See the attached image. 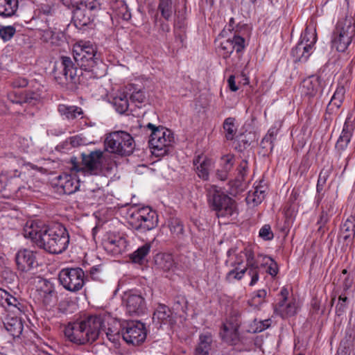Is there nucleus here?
Wrapping results in <instances>:
<instances>
[{
    "label": "nucleus",
    "mask_w": 355,
    "mask_h": 355,
    "mask_svg": "<svg viewBox=\"0 0 355 355\" xmlns=\"http://www.w3.org/2000/svg\"><path fill=\"white\" fill-rule=\"evenodd\" d=\"M24 236L39 248L50 254H61L69 243V234L61 223L43 224L31 222L24 229Z\"/></svg>",
    "instance_id": "f257e3e1"
},
{
    "label": "nucleus",
    "mask_w": 355,
    "mask_h": 355,
    "mask_svg": "<svg viewBox=\"0 0 355 355\" xmlns=\"http://www.w3.org/2000/svg\"><path fill=\"white\" fill-rule=\"evenodd\" d=\"M105 316L91 315L69 323L64 329L67 339L77 345H85L96 341L103 335Z\"/></svg>",
    "instance_id": "f03ea898"
},
{
    "label": "nucleus",
    "mask_w": 355,
    "mask_h": 355,
    "mask_svg": "<svg viewBox=\"0 0 355 355\" xmlns=\"http://www.w3.org/2000/svg\"><path fill=\"white\" fill-rule=\"evenodd\" d=\"M73 59L83 71L91 72V77L99 78L105 74V64L97 46L90 42L80 41L73 49Z\"/></svg>",
    "instance_id": "7ed1b4c3"
},
{
    "label": "nucleus",
    "mask_w": 355,
    "mask_h": 355,
    "mask_svg": "<svg viewBox=\"0 0 355 355\" xmlns=\"http://www.w3.org/2000/svg\"><path fill=\"white\" fill-rule=\"evenodd\" d=\"M64 6L73 9L74 26L81 30L89 26L101 9L98 0H60Z\"/></svg>",
    "instance_id": "20e7f679"
},
{
    "label": "nucleus",
    "mask_w": 355,
    "mask_h": 355,
    "mask_svg": "<svg viewBox=\"0 0 355 355\" xmlns=\"http://www.w3.org/2000/svg\"><path fill=\"white\" fill-rule=\"evenodd\" d=\"M81 157L82 166L76 162V157L71 158L72 170L97 175L112 168V159L101 150H92L89 153H82Z\"/></svg>",
    "instance_id": "39448f33"
},
{
    "label": "nucleus",
    "mask_w": 355,
    "mask_h": 355,
    "mask_svg": "<svg viewBox=\"0 0 355 355\" xmlns=\"http://www.w3.org/2000/svg\"><path fill=\"white\" fill-rule=\"evenodd\" d=\"M206 191L208 205L216 217L230 218L237 214L236 203L228 195L214 185H209Z\"/></svg>",
    "instance_id": "423d86ee"
},
{
    "label": "nucleus",
    "mask_w": 355,
    "mask_h": 355,
    "mask_svg": "<svg viewBox=\"0 0 355 355\" xmlns=\"http://www.w3.org/2000/svg\"><path fill=\"white\" fill-rule=\"evenodd\" d=\"M146 128L150 130L148 143L153 154L159 157L169 153L174 143L172 131L162 126L156 127L151 123Z\"/></svg>",
    "instance_id": "0eeeda50"
},
{
    "label": "nucleus",
    "mask_w": 355,
    "mask_h": 355,
    "mask_svg": "<svg viewBox=\"0 0 355 355\" xmlns=\"http://www.w3.org/2000/svg\"><path fill=\"white\" fill-rule=\"evenodd\" d=\"M73 58L62 56L60 58V70H55L54 78L62 87L69 89H74L80 83V75L82 71Z\"/></svg>",
    "instance_id": "6e6552de"
},
{
    "label": "nucleus",
    "mask_w": 355,
    "mask_h": 355,
    "mask_svg": "<svg viewBox=\"0 0 355 355\" xmlns=\"http://www.w3.org/2000/svg\"><path fill=\"white\" fill-rule=\"evenodd\" d=\"M105 150L121 156L130 155L135 148L132 137L124 131L110 133L105 140Z\"/></svg>",
    "instance_id": "1a4fd4ad"
},
{
    "label": "nucleus",
    "mask_w": 355,
    "mask_h": 355,
    "mask_svg": "<svg viewBox=\"0 0 355 355\" xmlns=\"http://www.w3.org/2000/svg\"><path fill=\"white\" fill-rule=\"evenodd\" d=\"M355 34L354 20L346 17L338 21L331 40L332 47L339 52H344L352 41Z\"/></svg>",
    "instance_id": "9d476101"
},
{
    "label": "nucleus",
    "mask_w": 355,
    "mask_h": 355,
    "mask_svg": "<svg viewBox=\"0 0 355 355\" xmlns=\"http://www.w3.org/2000/svg\"><path fill=\"white\" fill-rule=\"evenodd\" d=\"M130 224L135 230L145 232L157 226V216L149 207H142L131 215Z\"/></svg>",
    "instance_id": "9b49d317"
},
{
    "label": "nucleus",
    "mask_w": 355,
    "mask_h": 355,
    "mask_svg": "<svg viewBox=\"0 0 355 355\" xmlns=\"http://www.w3.org/2000/svg\"><path fill=\"white\" fill-rule=\"evenodd\" d=\"M85 273L80 268H68L62 269L58 279L63 287L71 292L80 291L84 284Z\"/></svg>",
    "instance_id": "f8f14e48"
},
{
    "label": "nucleus",
    "mask_w": 355,
    "mask_h": 355,
    "mask_svg": "<svg viewBox=\"0 0 355 355\" xmlns=\"http://www.w3.org/2000/svg\"><path fill=\"white\" fill-rule=\"evenodd\" d=\"M121 336L127 343L133 345H139L146 338L145 325L139 321L126 322L123 324Z\"/></svg>",
    "instance_id": "ddd939ff"
},
{
    "label": "nucleus",
    "mask_w": 355,
    "mask_h": 355,
    "mask_svg": "<svg viewBox=\"0 0 355 355\" xmlns=\"http://www.w3.org/2000/svg\"><path fill=\"white\" fill-rule=\"evenodd\" d=\"M123 300L130 315H140L144 312L146 302L140 292L132 290L127 291L124 293Z\"/></svg>",
    "instance_id": "4468645a"
},
{
    "label": "nucleus",
    "mask_w": 355,
    "mask_h": 355,
    "mask_svg": "<svg viewBox=\"0 0 355 355\" xmlns=\"http://www.w3.org/2000/svg\"><path fill=\"white\" fill-rule=\"evenodd\" d=\"M288 290L283 287L279 293V302L275 306V314L282 318H287L294 315L297 313V305L294 300L288 301Z\"/></svg>",
    "instance_id": "2eb2a0df"
},
{
    "label": "nucleus",
    "mask_w": 355,
    "mask_h": 355,
    "mask_svg": "<svg viewBox=\"0 0 355 355\" xmlns=\"http://www.w3.org/2000/svg\"><path fill=\"white\" fill-rule=\"evenodd\" d=\"M245 47V39L235 31L232 37L220 43L219 51L223 58H228L234 50L236 53H241Z\"/></svg>",
    "instance_id": "dca6fc26"
},
{
    "label": "nucleus",
    "mask_w": 355,
    "mask_h": 355,
    "mask_svg": "<svg viewBox=\"0 0 355 355\" xmlns=\"http://www.w3.org/2000/svg\"><path fill=\"white\" fill-rule=\"evenodd\" d=\"M244 257L246 260L247 274L251 277L250 286H254L259 279V266L258 261L255 259L253 250L250 248H245L243 250Z\"/></svg>",
    "instance_id": "f3484780"
},
{
    "label": "nucleus",
    "mask_w": 355,
    "mask_h": 355,
    "mask_svg": "<svg viewBox=\"0 0 355 355\" xmlns=\"http://www.w3.org/2000/svg\"><path fill=\"white\" fill-rule=\"evenodd\" d=\"M15 260L18 269L23 272L28 271L38 265L36 261V252L27 249L18 251Z\"/></svg>",
    "instance_id": "a211bd4d"
},
{
    "label": "nucleus",
    "mask_w": 355,
    "mask_h": 355,
    "mask_svg": "<svg viewBox=\"0 0 355 355\" xmlns=\"http://www.w3.org/2000/svg\"><path fill=\"white\" fill-rule=\"evenodd\" d=\"M79 181L68 174L58 176V182L55 183L56 191L59 194H72L79 189Z\"/></svg>",
    "instance_id": "6ab92c4d"
},
{
    "label": "nucleus",
    "mask_w": 355,
    "mask_h": 355,
    "mask_svg": "<svg viewBox=\"0 0 355 355\" xmlns=\"http://www.w3.org/2000/svg\"><path fill=\"white\" fill-rule=\"evenodd\" d=\"M38 300H40L45 306H52L56 302V292L53 285L49 281L44 280L43 285L40 289L37 290Z\"/></svg>",
    "instance_id": "aec40b11"
},
{
    "label": "nucleus",
    "mask_w": 355,
    "mask_h": 355,
    "mask_svg": "<svg viewBox=\"0 0 355 355\" xmlns=\"http://www.w3.org/2000/svg\"><path fill=\"white\" fill-rule=\"evenodd\" d=\"M153 321L159 324H172L175 322L171 310L165 304H159L154 311Z\"/></svg>",
    "instance_id": "412c9836"
},
{
    "label": "nucleus",
    "mask_w": 355,
    "mask_h": 355,
    "mask_svg": "<svg viewBox=\"0 0 355 355\" xmlns=\"http://www.w3.org/2000/svg\"><path fill=\"white\" fill-rule=\"evenodd\" d=\"M107 319L105 318L103 334H105L110 341L116 343L121 337L123 324L113 319Z\"/></svg>",
    "instance_id": "4be33fe9"
},
{
    "label": "nucleus",
    "mask_w": 355,
    "mask_h": 355,
    "mask_svg": "<svg viewBox=\"0 0 355 355\" xmlns=\"http://www.w3.org/2000/svg\"><path fill=\"white\" fill-rule=\"evenodd\" d=\"M354 131V124L347 117L344 123L341 134L336 144V150L341 153L345 150L350 142Z\"/></svg>",
    "instance_id": "5701e85b"
},
{
    "label": "nucleus",
    "mask_w": 355,
    "mask_h": 355,
    "mask_svg": "<svg viewBox=\"0 0 355 355\" xmlns=\"http://www.w3.org/2000/svg\"><path fill=\"white\" fill-rule=\"evenodd\" d=\"M320 76H311L305 78L301 85L302 93L307 96H315L322 87Z\"/></svg>",
    "instance_id": "b1692460"
},
{
    "label": "nucleus",
    "mask_w": 355,
    "mask_h": 355,
    "mask_svg": "<svg viewBox=\"0 0 355 355\" xmlns=\"http://www.w3.org/2000/svg\"><path fill=\"white\" fill-rule=\"evenodd\" d=\"M313 51L309 44H304L302 42L299 41L297 45L292 49L291 55L295 62H305Z\"/></svg>",
    "instance_id": "393cba45"
},
{
    "label": "nucleus",
    "mask_w": 355,
    "mask_h": 355,
    "mask_svg": "<svg viewBox=\"0 0 355 355\" xmlns=\"http://www.w3.org/2000/svg\"><path fill=\"white\" fill-rule=\"evenodd\" d=\"M155 265L163 272H173L177 268L172 254L167 253L157 254L155 257Z\"/></svg>",
    "instance_id": "a878e982"
},
{
    "label": "nucleus",
    "mask_w": 355,
    "mask_h": 355,
    "mask_svg": "<svg viewBox=\"0 0 355 355\" xmlns=\"http://www.w3.org/2000/svg\"><path fill=\"white\" fill-rule=\"evenodd\" d=\"M281 126L282 122L280 121H277L268 130L267 135L263 138L261 142V146L263 148H266V150H269L270 152L272 150L275 146L274 143Z\"/></svg>",
    "instance_id": "bb28decb"
},
{
    "label": "nucleus",
    "mask_w": 355,
    "mask_h": 355,
    "mask_svg": "<svg viewBox=\"0 0 355 355\" xmlns=\"http://www.w3.org/2000/svg\"><path fill=\"white\" fill-rule=\"evenodd\" d=\"M341 234L347 245L353 242L355 236V214L349 216L342 225Z\"/></svg>",
    "instance_id": "cd10ccee"
},
{
    "label": "nucleus",
    "mask_w": 355,
    "mask_h": 355,
    "mask_svg": "<svg viewBox=\"0 0 355 355\" xmlns=\"http://www.w3.org/2000/svg\"><path fill=\"white\" fill-rule=\"evenodd\" d=\"M58 110L62 116L69 121L76 119L78 116L82 118L83 114L82 108L76 105L61 104L58 105Z\"/></svg>",
    "instance_id": "c85d7f7f"
},
{
    "label": "nucleus",
    "mask_w": 355,
    "mask_h": 355,
    "mask_svg": "<svg viewBox=\"0 0 355 355\" xmlns=\"http://www.w3.org/2000/svg\"><path fill=\"white\" fill-rule=\"evenodd\" d=\"M345 89L343 86H338L330 102L327 106V112L329 114H332L336 111L342 105L345 98Z\"/></svg>",
    "instance_id": "c756f323"
},
{
    "label": "nucleus",
    "mask_w": 355,
    "mask_h": 355,
    "mask_svg": "<svg viewBox=\"0 0 355 355\" xmlns=\"http://www.w3.org/2000/svg\"><path fill=\"white\" fill-rule=\"evenodd\" d=\"M105 244L106 248H109L114 254L122 253L127 246L125 239L120 236L108 237Z\"/></svg>",
    "instance_id": "7c9ffc66"
},
{
    "label": "nucleus",
    "mask_w": 355,
    "mask_h": 355,
    "mask_svg": "<svg viewBox=\"0 0 355 355\" xmlns=\"http://www.w3.org/2000/svg\"><path fill=\"white\" fill-rule=\"evenodd\" d=\"M212 336L209 332L200 335L199 343L196 347L194 355H208L212 343Z\"/></svg>",
    "instance_id": "2f4dec72"
},
{
    "label": "nucleus",
    "mask_w": 355,
    "mask_h": 355,
    "mask_svg": "<svg viewBox=\"0 0 355 355\" xmlns=\"http://www.w3.org/2000/svg\"><path fill=\"white\" fill-rule=\"evenodd\" d=\"M4 326L7 331L14 338L19 337L24 329L21 320L17 317L8 318L4 322Z\"/></svg>",
    "instance_id": "473e14b6"
},
{
    "label": "nucleus",
    "mask_w": 355,
    "mask_h": 355,
    "mask_svg": "<svg viewBox=\"0 0 355 355\" xmlns=\"http://www.w3.org/2000/svg\"><path fill=\"white\" fill-rule=\"evenodd\" d=\"M239 329L223 324L220 331L221 338L230 345H236L239 341Z\"/></svg>",
    "instance_id": "72a5a7b5"
},
{
    "label": "nucleus",
    "mask_w": 355,
    "mask_h": 355,
    "mask_svg": "<svg viewBox=\"0 0 355 355\" xmlns=\"http://www.w3.org/2000/svg\"><path fill=\"white\" fill-rule=\"evenodd\" d=\"M18 0H0V17L7 18L15 15Z\"/></svg>",
    "instance_id": "f704fd0d"
},
{
    "label": "nucleus",
    "mask_w": 355,
    "mask_h": 355,
    "mask_svg": "<svg viewBox=\"0 0 355 355\" xmlns=\"http://www.w3.org/2000/svg\"><path fill=\"white\" fill-rule=\"evenodd\" d=\"M0 305L3 306H13L21 311L23 307L19 300L10 295L6 290L0 288Z\"/></svg>",
    "instance_id": "c9c22d12"
},
{
    "label": "nucleus",
    "mask_w": 355,
    "mask_h": 355,
    "mask_svg": "<svg viewBox=\"0 0 355 355\" xmlns=\"http://www.w3.org/2000/svg\"><path fill=\"white\" fill-rule=\"evenodd\" d=\"M150 243H145L130 254V259L135 263L142 265L150 252Z\"/></svg>",
    "instance_id": "e433bc0d"
},
{
    "label": "nucleus",
    "mask_w": 355,
    "mask_h": 355,
    "mask_svg": "<svg viewBox=\"0 0 355 355\" xmlns=\"http://www.w3.org/2000/svg\"><path fill=\"white\" fill-rule=\"evenodd\" d=\"M111 103L116 111L119 114L125 113L128 110L129 106L128 100L125 94H120L119 95L114 96L112 98Z\"/></svg>",
    "instance_id": "4c0bfd02"
},
{
    "label": "nucleus",
    "mask_w": 355,
    "mask_h": 355,
    "mask_svg": "<svg viewBox=\"0 0 355 355\" xmlns=\"http://www.w3.org/2000/svg\"><path fill=\"white\" fill-rule=\"evenodd\" d=\"M266 195V189L263 187H257L254 191H250L246 198L248 203L252 202L257 205L260 204L264 199Z\"/></svg>",
    "instance_id": "58836bf2"
},
{
    "label": "nucleus",
    "mask_w": 355,
    "mask_h": 355,
    "mask_svg": "<svg viewBox=\"0 0 355 355\" xmlns=\"http://www.w3.org/2000/svg\"><path fill=\"white\" fill-rule=\"evenodd\" d=\"M212 166V162L210 159L205 157L202 162L196 168L198 176L203 180H207L209 176V171Z\"/></svg>",
    "instance_id": "ea45409f"
},
{
    "label": "nucleus",
    "mask_w": 355,
    "mask_h": 355,
    "mask_svg": "<svg viewBox=\"0 0 355 355\" xmlns=\"http://www.w3.org/2000/svg\"><path fill=\"white\" fill-rule=\"evenodd\" d=\"M317 41V34L315 29L306 27L304 32L302 33L300 42H302L304 44H310L315 49L314 45Z\"/></svg>",
    "instance_id": "a19ab883"
},
{
    "label": "nucleus",
    "mask_w": 355,
    "mask_h": 355,
    "mask_svg": "<svg viewBox=\"0 0 355 355\" xmlns=\"http://www.w3.org/2000/svg\"><path fill=\"white\" fill-rule=\"evenodd\" d=\"M354 338L351 334L346 332L345 338L341 340L337 355H350L351 347L353 345Z\"/></svg>",
    "instance_id": "79ce46f5"
},
{
    "label": "nucleus",
    "mask_w": 355,
    "mask_h": 355,
    "mask_svg": "<svg viewBox=\"0 0 355 355\" xmlns=\"http://www.w3.org/2000/svg\"><path fill=\"white\" fill-rule=\"evenodd\" d=\"M158 10L162 16L168 21L173 15L172 0H160Z\"/></svg>",
    "instance_id": "37998d69"
},
{
    "label": "nucleus",
    "mask_w": 355,
    "mask_h": 355,
    "mask_svg": "<svg viewBox=\"0 0 355 355\" xmlns=\"http://www.w3.org/2000/svg\"><path fill=\"white\" fill-rule=\"evenodd\" d=\"M235 119L232 117L227 118L223 123V128L225 132V138L227 140H232L236 132V128L234 124Z\"/></svg>",
    "instance_id": "c03bdc74"
},
{
    "label": "nucleus",
    "mask_w": 355,
    "mask_h": 355,
    "mask_svg": "<svg viewBox=\"0 0 355 355\" xmlns=\"http://www.w3.org/2000/svg\"><path fill=\"white\" fill-rule=\"evenodd\" d=\"M259 257H262V262L261 266H267V272L272 277H275L278 273V265L277 263L268 256L259 255Z\"/></svg>",
    "instance_id": "a18cd8bd"
},
{
    "label": "nucleus",
    "mask_w": 355,
    "mask_h": 355,
    "mask_svg": "<svg viewBox=\"0 0 355 355\" xmlns=\"http://www.w3.org/2000/svg\"><path fill=\"white\" fill-rule=\"evenodd\" d=\"M16 32L15 26H0V38L4 42L11 40Z\"/></svg>",
    "instance_id": "49530a36"
},
{
    "label": "nucleus",
    "mask_w": 355,
    "mask_h": 355,
    "mask_svg": "<svg viewBox=\"0 0 355 355\" xmlns=\"http://www.w3.org/2000/svg\"><path fill=\"white\" fill-rule=\"evenodd\" d=\"M91 191V198L97 203H101L105 200V190L101 184L97 187H92Z\"/></svg>",
    "instance_id": "de8ad7c7"
},
{
    "label": "nucleus",
    "mask_w": 355,
    "mask_h": 355,
    "mask_svg": "<svg viewBox=\"0 0 355 355\" xmlns=\"http://www.w3.org/2000/svg\"><path fill=\"white\" fill-rule=\"evenodd\" d=\"M238 175L236 181L241 183L245 180V177L248 172V163L246 159H242L237 168Z\"/></svg>",
    "instance_id": "09e8293b"
},
{
    "label": "nucleus",
    "mask_w": 355,
    "mask_h": 355,
    "mask_svg": "<svg viewBox=\"0 0 355 355\" xmlns=\"http://www.w3.org/2000/svg\"><path fill=\"white\" fill-rule=\"evenodd\" d=\"M241 313L237 310L233 309L230 313L229 320L225 324L234 327V328L239 329L241 325Z\"/></svg>",
    "instance_id": "8fccbe9b"
},
{
    "label": "nucleus",
    "mask_w": 355,
    "mask_h": 355,
    "mask_svg": "<svg viewBox=\"0 0 355 355\" xmlns=\"http://www.w3.org/2000/svg\"><path fill=\"white\" fill-rule=\"evenodd\" d=\"M168 225L171 232L176 236L182 234L184 232L183 225L178 218L171 219Z\"/></svg>",
    "instance_id": "3c124183"
},
{
    "label": "nucleus",
    "mask_w": 355,
    "mask_h": 355,
    "mask_svg": "<svg viewBox=\"0 0 355 355\" xmlns=\"http://www.w3.org/2000/svg\"><path fill=\"white\" fill-rule=\"evenodd\" d=\"M245 272H247L246 268H244L243 269L239 270V268L236 267L234 269L230 270L227 274L226 278L229 282L240 280L242 279Z\"/></svg>",
    "instance_id": "603ef678"
},
{
    "label": "nucleus",
    "mask_w": 355,
    "mask_h": 355,
    "mask_svg": "<svg viewBox=\"0 0 355 355\" xmlns=\"http://www.w3.org/2000/svg\"><path fill=\"white\" fill-rule=\"evenodd\" d=\"M119 3L120 4V7L119 10H116V15L123 20H129L131 18V13L127 4L123 1H121Z\"/></svg>",
    "instance_id": "864d4df0"
},
{
    "label": "nucleus",
    "mask_w": 355,
    "mask_h": 355,
    "mask_svg": "<svg viewBox=\"0 0 355 355\" xmlns=\"http://www.w3.org/2000/svg\"><path fill=\"white\" fill-rule=\"evenodd\" d=\"M40 98L37 92L28 91L24 93V103L35 105Z\"/></svg>",
    "instance_id": "5fc2aeb1"
},
{
    "label": "nucleus",
    "mask_w": 355,
    "mask_h": 355,
    "mask_svg": "<svg viewBox=\"0 0 355 355\" xmlns=\"http://www.w3.org/2000/svg\"><path fill=\"white\" fill-rule=\"evenodd\" d=\"M267 295V292L265 289H260L254 293L250 304L251 305L261 304L263 302L265 297Z\"/></svg>",
    "instance_id": "6e6d98bb"
},
{
    "label": "nucleus",
    "mask_w": 355,
    "mask_h": 355,
    "mask_svg": "<svg viewBox=\"0 0 355 355\" xmlns=\"http://www.w3.org/2000/svg\"><path fill=\"white\" fill-rule=\"evenodd\" d=\"M223 168L229 172L234 164V156L231 154L225 155L221 157Z\"/></svg>",
    "instance_id": "4d7b16f0"
},
{
    "label": "nucleus",
    "mask_w": 355,
    "mask_h": 355,
    "mask_svg": "<svg viewBox=\"0 0 355 355\" xmlns=\"http://www.w3.org/2000/svg\"><path fill=\"white\" fill-rule=\"evenodd\" d=\"M259 236L265 241H270L274 235L269 225H264L259 230Z\"/></svg>",
    "instance_id": "13d9d810"
},
{
    "label": "nucleus",
    "mask_w": 355,
    "mask_h": 355,
    "mask_svg": "<svg viewBox=\"0 0 355 355\" xmlns=\"http://www.w3.org/2000/svg\"><path fill=\"white\" fill-rule=\"evenodd\" d=\"M187 302L184 297L179 296L177 297L175 300L173 309L178 311H182L184 313L187 309Z\"/></svg>",
    "instance_id": "bf43d9fd"
},
{
    "label": "nucleus",
    "mask_w": 355,
    "mask_h": 355,
    "mask_svg": "<svg viewBox=\"0 0 355 355\" xmlns=\"http://www.w3.org/2000/svg\"><path fill=\"white\" fill-rule=\"evenodd\" d=\"M10 84L13 88H21L26 87L28 81L25 78L17 76L10 81Z\"/></svg>",
    "instance_id": "052dcab7"
},
{
    "label": "nucleus",
    "mask_w": 355,
    "mask_h": 355,
    "mask_svg": "<svg viewBox=\"0 0 355 355\" xmlns=\"http://www.w3.org/2000/svg\"><path fill=\"white\" fill-rule=\"evenodd\" d=\"M347 297L340 295L338 298V302L336 306V313L338 315L343 314L347 309Z\"/></svg>",
    "instance_id": "680f3d73"
},
{
    "label": "nucleus",
    "mask_w": 355,
    "mask_h": 355,
    "mask_svg": "<svg viewBox=\"0 0 355 355\" xmlns=\"http://www.w3.org/2000/svg\"><path fill=\"white\" fill-rule=\"evenodd\" d=\"M55 33L51 28L43 31L42 38L46 42L55 43Z\"/></svg>",
    "instance_id": "e2e57ef3"
},
{
    "label": "nucleus",
    "mask_w": 355,
    "mask_h": 355,
    "mask_svg": "<svg viewBox=\"0 0 355 355\" xmlns=\"http://www.w3.org/2000/svg\"><path fill=\"white\" fill-rule=\"evenodd\" d=\"M8 98L13 103L23 104L24 103V93H17L15 92H10L8 94Z\"/></svg>",
    "instance_id": "0e129e2a"
},
{
    "label": "nucleus",
    "mask_w": 355,
    "mask_h": 355,
    "mask_svg": "<svg viewBox=\"0 0 355 355\" xmlns=\"http://www.w3.org/2000/svg\"><path fill=\"white\" fill-rule=\"evenodd\" d=\"M130 98L132 102L141 103L144 101L146 96L144 92L142 90L138 89L137 91H134L130 94Z\"/></svg>",
    "instance_id": "69168bd1"
},
{
    "label": "nucleus",
    "mask_w": 355,
    "mask_h": 355,
    "mask_svg": "<svg viewBox=\"0 0 355 355\" xmlns=\"http://www.w3.org/2000/svg\"><path fill=\"white\" fill-rule=\"evenodd\" d=\"M234 24H235L234 19L231 18L230 19L228 26L227 27L226 26L224 28V29L221 31L220 35L223 37H227L228 32H230L232 35L235 31H236V33H238L237 30H234Z\"/></svg>",
    "instance_id": "338daca9"
},
{
    "label": "nucleus",
    "mask_w": 355,
    "mask_h": 355,
    "mask_svg": "<svg viewBox=\"0 0 355 355\" xmlns=\"http://www.w3.org/2000/svg\"><path fill=\"white\" fill-rule=\"evenodd\" d=\"M324 203V205L322 207V210L332 216L334 211V201L332 200H325Z\"/></svg>",
    "instance_id": "774afa93"
}]
</instances>
